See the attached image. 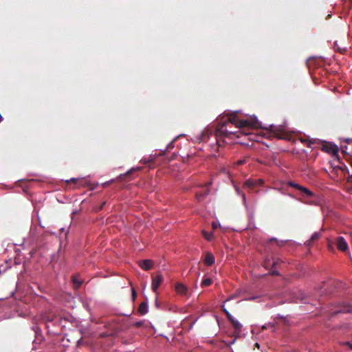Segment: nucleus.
<instances>
[{
    "instance_id": "f257e3e1",
    "label": "nucleus",
    "mask_w": 352,
    "mask_h": 352,
    "mask_svg": "<svg viewBox=\"0 0 352 352\" xmlns=\"http://www.w3.org/2000/svg\"><path fill=\"white\" fill-rule=\"evenodd\" d=\"M232 122H230V117L228 121L225 122L221 126L218 127L215 131L216 142L219 146H221L225 141V138H228L231 135H234L238 131H232V129H228V127L232 125Z\"/></svg>"
},
{
    "instance_id": "f03ea898",
    "label": "nucleus",
    "mask_w": 352,
    "mask_h": 352,
    "mask_svg": "<svg viewBox=\"0 0 352 352\" xmlns=\"http://www.w3.org/2000/svg\"><path fill=\"white\" fill-rule=\"evenodd\" d=\"M230 122L239 130H244L245 128L257 129L260 127V124L256 120H239L235 116H230Z\"/></svg>"
},
{
    "instance_id": "7ed1b4c3",
    "label": "nucleus",
    "mask_w": 352,
    "mask_h": 352,
    "mask_svg": "<svg viewBox=\"0 0 352 352\" xmlns=\"http://www.w3.org/2000/svg\"><path fill=\"white\" fill-rule=\"evenodd\" d=\"M329 312L331 317L341 313H352V306L349 304L338 303L331 308Z\"/></svg>"
},
{
    "instance_id": "20e7f679",
    "label": "nucleus",
    "mask_w": 352,
    "mask_h": 352,
    "mask_svg": "<svg viewBox=\"0 0 352 352\" xmlns=\"http://www.w3.org/2000/svg\"><path fill=\"white\" fill-rule=\"evenodd\" d=\"M264 181L262 179H249L246 180L243 184V187L248 189L249 192H257L256 188L263 186Z\"/></svg>"
},
{
    "instance_id": "39448f33",
    "label": "nucleus",
    "mask_w": 352,
    "mask_h": 352,
    "mask_svg": "<svg viewBox=\"0 0 352 352\" xmlns=\"http://www.w3.org/2000/svg\"><path fill=\"white\" fill-rule=\"evenodd\" d=\"M269 131L271 137H274L280 140H285L288 138V135L280 127L271 125Z\"/></svg>"
},
{
    "instance_id": "423d86ee",
    "label": "nucleus",
    "mask_w": 352,
    "mask_h": 352,
    "mask_svg": "<svg viewBox=\"0 0 352 352\" xmlns=\"http://www.w3.org/2000/svg\"><path fill=\"white\" fill-rule=\"evenodd\" d=\"M164 280L163 276L160 274H157L156 276H152V283H151V289L153 292H156L158 289L160 285L162 284Z\"/></svg>"
},
{
    "instance_id": "0eeeda50",
    "label": "nucleus",
    "mask_w": 352,
    "mask_h": 352,
    "mask_svg": "<svg viewBox=\"0 0 352 352\" xmlns=\"http://www.w3.org/2000/svg\"><path fill=\"white\" fill-rule=\"evenodd\" d=\"M335 245L340 251L344 252L348 250V244L342 236H338L335 239Z\"/></svg>"
},
{
    "instance_id": "6e6552de",
    "label": "nucleus",
    "mask_w": 352,
    "mask_h": 352,
    "mask_svg": "<svg viewBox=\"0 0 352 352\" xmlns=\"http://www.w3.org/2000/svg\"><path fill=\"white\" fill-rule=\"evenodd\" d=\"M322 150L335 155H337L339 151L338 147L331 143H325L322 146Z\"/></svg>"
},
{
    "instance_id": "1a4fd4ad",
    "label": "nucleus",
    "mask_w": 352,
    "mask_h": 352,
    "mask_svg": "<svg viewBox=\"0 0 352 352\" xmlns=\"http://www.w3.org/2000/svg\"><path fill=\"white\" fill-rule=\"evenodd\" d=\"M175 289L179 295L186 296L188 294V287L182 283H177L175 286Z\"/></svg>"
},
{
    "instance_id": "9d476101",
    "label": "nucleus",
    "mask_w": 352,
    "mask_h": 352,
    "mask_svg": "<svg viewBox=\"0 0 352 352\" xmlns=\"http://www.w3.org/2000/svg\"><path fill=\"white\" fill-rule=\"evenodd\" d=\"M139 265L144 270H149L153 267V261L148 259L142 260L139 262Z\"/></svg>"
},
{
    "instance_id": "9b49d317",
    "label": "nucleus",
    "mask_w": 352,
    "mask_h": 352,
    "mask_svg": "<svg viewBox=\"0 0 352 352\" xmlns=\"http://www.w3.org/2000/svg\"><path fill=\"white\" fill-rule=\"evenodd\" d=\"M321 236V233L320 232H314L311 238L306 241L305 243V245L307 246V247H311L313 245V244L314 243V242L317 240H318Z\"/></svg>"
},
{
    "instance_id": "f8f14e48",
    "label": "nucleus",
    "mask_w": 352,
    "mask_h": 352,
    "mask_svg": "<svg viewBox=\"0 0 352 352\" xmlns=\"http://www.w3.org/2000/svg\"><path fill=\"white\" fill-rule=\"evenodd\" d=\"M279 262H282V261L279 258H273V263L271 264L270 260L269 258H265L263 261V267L266 269L270 268L271 266L274 267Z\"/></svg>"
},
{
    "instance_id": "ddd939ff",
    "label": "nucleus",
    "mask_w": 352,
    "mask_h": 352,
    "mask_svg": "<svg viewBox=\"0 0 352 352\" xmlns=\"http://www.w3.org/2000/svg\"><path fill=\"white\" fill-rule=\"evenodd\" d=\"M204 263L206 265H212L214 263V256L211 253L208 252L205 256Z\"/></svg>"
},
{
    "instance_id": "4468645a",
    "label": "nucleus",
    "mask_w": 352,
    "mask_h": 352,
    "mask_svg": "<svg viewBox=\"0 0 352 352\" xmlns=\"http://www.w3.org/2000/svg\"><path fill=\"white\" fill-rule=\"evenodd\" d=\"M346 171V166L345 165L342 166H336L333 167L332 173L336 174L337 176L339 175V172L342 173L344 175L345 174Z\"/></svg>"
},
{
    "instance_id": "2eb2a0df",
    "label": "nucleus",
    "mask_w": 352,
    "mask_h": 352,
    "mask_svg": "<svg viewBox=\"0 0 352 352\" xmlns=\"http://www.w3.org/2000/svg\"><path fill=\"white\" fill-rule=\"evenodd\" d=\"M230 323L234 329V333L239 334L241 332L242 328L241 323L235 319H234Z\"/></svg>"
},
{
    "instance_id": "dca6fc26",
    "label": "nucleus",
    "mask_w": 352,
    "mask_h": 352,
    "mask_svg": "<svg viewBox=\"0 0 352 352\" xmlns=\"http://www.w3.org/2000/svg\"><path fill=\"white\" fill-rule=\"evenodd\" d=\"M138 313L141 315H144L148 312V305L145 302L140 303L138 307Z\"/></svg>"
},
{
    "instance_id": "f3484780",
    "label": "nucleus",
    "mask_w": 352,
    "mask_h": 352,
    "mask_svg": "<svg viewBox=\"0 0 352 352\" xmlns=\"http://www.w3.org/2000/svg\"><path fill=\"white\" fill-rule=\"evenodd\" d=\"M210 192V190L208 188L204 192H197L195 198L198 201H202Z\"/></svg>"
},
{
    "instance_id": "a211bd4d",
    "label": "nucleus",
    "mask_w": 352,
    "mask_h": 352,
    "mask_svg": "<svg viewBox=\"0 0 352 352\" xmlns=\"http://www.w3.org/2000/svg\"><path fill=\"white\" fill-rule=\"evenodd\" d=\"M72 279L74 288L78 289L81 286L82 282L77 277V276H73Z\"/></svg>"
},
{
    "instance_id": "6ab92c4d",
    "label": "nucleus",
    "mask_w": 352,
    "mask_h": 352,
    "mask_svg": "<svg viewBox=\"0 0 352 352\" xmlns=\"http://www.w3.org/2000/svg\"><path fill=\"white\" fill-rule=\"evenodd\" d=\"M300 191L303 192L305 194V195L308 198H311V197H314V194L311 190H309L308 188H307L305 187L302 186V188H300Z\"/></svg>"
},
{
    "instance_id": "aec40b11",
    "label": "nucleus",
    "mask_w": 352,
    "mask_h": 352,
    "mask_svg": "<svg viewBox=\"0 0 352 352\" xmlns=\"http://www.w3.org/2000/svg\"><path fill=\"white\" fill-rule=\"evenodd\" d=\"M141 168H142L141 167H137V168H131V169L130 170H129L126 174H124V175H120V177H119V178H120V179H124L126 175H129L130 174H131L133 171H135V170H141Z\"/></svg>"
},
{
    "instance_id": "412c9836",
    "label": "nucleus",
    "mask_w": 352,
    "mask_h": 352,
    "mask_svg": "<svg viewBox=\"0 0 352 352\" xmlns=\"http://www.w3.org/2000/svg\"><path fill=\"white\" fill-rule=\"evenodd\" d=\"M212 279L210 278H206L205 279H204L201 282V287H207V286H209L212 284Z\"/></svg>"
},
{
    "instance_id": "4be33fe9",
    "label": "nucleus",
    "mask_w": 352,
    "mask_h": 352,
    "mask_svg": "<svg viewBox=\"0 0 352 352\" xmlns=\"http://www.w3.org/2000/svg\"><path fill=\"white\" fill-rule=\"evenodd\" d=\"M272 241H276V244L279 247H282L285 244V241H278L277 239H276L275 238H272L269 240V242L271 243Z\"/></svg>"
},
{
    "instance_id": "5701e85b",
    "label": "nucleus",
    "mask_w": 352,
    "mask_h": 352,
    "mask_svg": "<svg viewBox=\"0 0 352 352\" xmlns=\"http://www.w3.org/2000/svg\"><path fill=\"white\" fill-rule=\"evenodd\" d=\"M203 233V235L204 236V238L207 240V241H210L212 238V233H208L206 231H203L202 232Z\"/></svg>"
},
{
    "instance_id": "b1692460",
    "label": "nucleus",
    "mask_w": 352,
    "mask_h": 352,
    "mask_svg": "<svg viewBox=\"0 0 352 352\" xmlns=\"http://www.w3.org/2000/svg\"><path fill=\"white\" fill-rule=\"evenodd\" d=\"M334 245L335 242L331 241L330 240L328 241L327 247L329 251L334 252Z\"/></svg>"
},
{
    "instance_id": "393cba45",
    "label": "nucleus",
    "mask_w": 352,
    "mask_h": 352,
    "mask_svg": "<svg viewBox=\"0 0 352 352\" xmlns=\"http://www.w3.org/2000/svg\"><path fill=\"white\" fill-rule=\"evenodd\" d=\"M71 182H72L74 184H79L80 185H82V181L79 180V179H76V178H72L70 180H67V183H68V184L71 183Z\"/></svg>"
},
{
    "instance_id": "a878e982",
    "label": "nucleus",
    "mask_w": 352,
    "mask_h": 352,
    "mask_svg": "<svg viewBox=\"0 0 352 352\" xmlns=\"http://www.w3.org/2000/svg\"><path fill=\"white\" fill-rule=\"evenodd\" d=\"M289 186L291 187H293L298 190H300V188H302V186H300L298 184H296L294 182H289Z\"/></svg>"
},
{
    "instance_id": "bb28decb",
    "label": "nucleus",
    "mask_w": 352,
    "mask_h": 352,
    "mask_svg": "<svg viewBox=\"0 0 352 352\" xmlns=\"http://www.w3.org/2000/svg\"><path fill=\"white\" fill-rule=\"evenodd\" d=\"M334 47L335 48H336V50L339 51L341 53H343L344 52L346 51V48L341 49L340 46H338L337 42L334 43Z\"/></svg>"
},
{
    "instance_id": "cd10ccee",
    "label": "nucleus",
    "mask_w": 352,
    "mask_h": 352,
    "mask_svg": "<svg viewBox=\"0 0 352 352\" xmlns=\"http://www.w3.org/2000/svg\"><path fill=\"white\" fill-rule=\"evenodd\" d=\"M143 324H144V322L143 321H139V322H135L133 324V326L139 328V327H141Z\"/></svg>"
},
{
    "instance_id": "c85d7f7f",
    "label": "nucleus",
    "mask_w": 352,
    "mask_h": 352,
    "mask_svg": "<svg viewBox=\"0 0 352 352\" xmlns=\"http://www.w3.org/2000/svg\"><path fill=\"white\" fill-rule=\"evenodd\" d=\"M245 162H246V159L240 160L236 162V164H237V165H242V164H245Z\"/></svg>"
},
{
    "instance_id": "c756f323",
    "label": "nucleus",
    "mask_w": 352,
    "mask_h": 352,
    "mask_svg": "<svg viewBox=\"0 0 352 352\" xmlns=\"http://www.w3.org/2000/svg\"><path fill=\"white\" fill-rule=\"evenodd\" d=\"M342 344L348 346L351 349H352V344L349 342H343Z\"/></svg>"
},
{
    "instance_id": "7c9ffc66",
    "label": "nucleus",
    "mask_w": 352,
    "mask_h": 352,
    "mask_svg": "<svg viewBox=\"0 0 352 352\" xmlns=\"http://www.w3.org/2000/svg\"><path fill=\"white\" fill-rule=\"evenodd\" d=\"M137 296V294H136V292H135V290L134 289H132V298L133 299V300L135 299Z\"/></svg>"
},
{
    "instance_id": "2f4dec72",
    "label": "nucleus",
    "mask_w": 352,
    "mask_h": 352,
    "mask_svg": "<svg viewBox=\"0 0 352 352\" xmlns=\"http://www.w3.org/2000/svg\"><path fill=\"white\" fill-rule=\"evenodd\" d=\"M226 316L230 322L234 319V317L230 314H229Z\"/></svg>"
},
{
    "instance_id": "473e14b6",
    "label": "nucleus",
    "mask_w": 352,
    "mask_h": 352,
    "mask_svg": "<svg viewBox=\"0 0 352 352\" xmlns=\"http://www.w3.org/2000/svg\"><path fill=\"white\" fill-rule=\"evenodd\" d=\"M271 274H272V275H279L278 272V271H276V270H272V272H271Z\"/></svg>"
},
{
    "instance_id": "72a5a7b5",
    "label": "nucleus",
    "mask_w": 352,
    "mask_h": 352,
    "mask_svg": "<svg viewBox=\"0 0 352 352\" xmlns=\"http://www.w3.org/2000/svg\"><path fill=\"white\" fill-rule=\"evenodd\" d=\"M53 320H54L53 317H50V316H47V317H46V320H47V321H50V322H52V321H53Z\"/></svg>"
},
{
    "instance_id": "f704fd0d",
    "label": "nucleus",
    "mask_w": 352,
    "mask_h": 352,
    "mask_svg": "<svg viewBox=\"0 0 352 352\" xmlns=\"http://www.w3.org/2000/svg\"><path fill=\"white\" fill-rule=\"evenodd\" d=\"M223 311L225 313L226 316H228L229 314H230L227 309L223 307Z\"/></svg>"
},
{
    "instance_id": "c9c22d12",
    "label": "nucleus",
    "mask_w": 352,
    "mask_h": 352,
    "mask_svg": "<svg viewBox=\"0 0 352 352\" xmlns=\"http://www.w3.org/2000/svg\"><path fill=\"white\" fill-rule=\"evenodd\" d=\"M223 311L225 313L226 316H228L229 314H230L227 309L223 307Z\"/></svg>"
},
{
    "instance_id": "e433bc0d",
    "label": "nucleus",
    "mask_w": 352,
    "mask_h": 352,
    "mask_svg": "<svg viewBox=\"0 0 352 352\" xmlns=\"http://www.w3.org/2000/svg\"><path fill=\"white\" fill-rule=\"evenodd\" d=\"M311 60H312V58H309V59L307 60V65L308 67H309V64H310Z\"/></svg>"
},
{
    "instance_id": "4c0bfd02",
    "label": "nucleus",
    "mask_w": 352,
    "mask_h": 352,
    "mask_svg": "<svg viewBox=\"0 0 352 352\" xmlns=\"http://www.w3.org/2000/svg\"><path fill=\"white\" fill-rule=\"evenodd\" d=\"M212 227L214 229H215L217 228V225L214 222L212 223Z\"/></svg>"
},
{
    "instance_id": "58836bf2",
    "label": "nucleus",
    "mask_w": 352,
    "mask_h": 352,
    "mask_svg": "<svg viewBox=\"0 0 352 352\" xmlns=\"http://www.w3.org/2000/svg\"><path fill=\"white\" fill-rule=\"evenodd\" d=\"M2 120H3V118H2V116L0 115V122H2Z\"/></svg>"
},
{
    "instance_id": "ea45409f",
    "label": "nucleus",
    "mask_w": 352,
    "mask_h": 352,
    "mask_svg": "<svg viewBox=\"0 0 352 352\" xmlns=\"http://www.w3.org/2000/svg\"><path fill=\"white\" fill-rule=\"evenodd\" d=\"M243 198L244 200L245 199V196L244 194H243Z\"/></svg>"
},
{
    "instance_id": "a19ab883",
    "label": "nucleus",
    "mask_w": 352,
    "mask_h": 352,
    "mask_svg": "<svg viewBox=\"0 0 352 352\" xmlns=\"http://www.w3.org/2000/svg\"><path fill=\"white\" fill-rule=\"evenodd\" d=\"M104 204H105V202H103V204H102V205L101 206L100 208H102Z\"/></svg>"
},
{
    "instance_id": "79ce46f5",
    "label": "nucleus",
    "mask_w": 352,
    "mask_h": 352,
    "mask_svg": "<svg viewBox=\"0 0 352 352\" xmlns=\"http://www.w3.org/2000/svg\"><path fill=\"white\" fill-rule=\"evenodd\" d=\"M351 181H352V180H351V178L348 179V182H351Z\"/></svg>"
},
{
    "instance_id": "37998d69",
    "label": "nucleus",
    "mask_w": 352,
    "mask_h": 352,
    "mask_svg": "<svg viewBox=\"0 0 352 352\" xmlns=\"http://www.w3.org/2000/svg\"><path fill=\"white\" fill-rule=\"evenodd\" d=\"M210 185H211V182H210V183H208V184H207V186H210Z\"/></svg>"
}]
</instances>
